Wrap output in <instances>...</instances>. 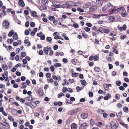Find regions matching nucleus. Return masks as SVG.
I'll use <instances>...</instances> for the list:
<instances>
[{
  "label": "nucleus",
  "mask_w": 129,
  "mask_h": 129,
  "mask_svg": "<svg viewBox=\"0 0 129 129\" xmlns=\"http://www.w3.org/2000/svg\"><path fill=\"white\" fill-rule=\"evenodd\" d=\"M3 25L4 27H5L6 29H8L9 27V24L8 20H5L4 21L3 23Z\"/></svg>",
  "instance_id": "nucleus-1"
},
{
  "label": "nucleus",
  "mask_w": 129,
  "mask_h": 129,
  "mask_svg": "<svg viewBox=\"0 0 129 129\" xmlns=\"http://www.w3.org/2000/svg\"><path fill=\"white\" fill-rule=\"evenodd\" d=\"M53 7L57 8H59L61 7L62 6L60 5V3L59 2H54L53 3Z\"/></svg>",
  "instance_id": "nucleus-2"
},
{
  "label": "nucleus",
  "mask_w": 129,
  "mask_h": 129,
  "mask_svg": "<svg viewBox=\"0 0 129 129\" xmlns=\"http://www.w3.org/2000/svg\"><path fill=\"white\" fill-rule=\"evenodd\" d=\"M51 49V48L48 46H47L44 47L43 49V51L46 55H47L48 54L49 51Z\"/></svg>",
  "instance_id": "nucleus-3"
},
{
  "label": "nucleus",
  "mask_w": 129,
  "mask_h": 129,
  "mask_svg": "<svg viewBox=\"0 0 129 129\" xmlns=\"http://www.w3.org/2000/svg\"><path fill=\"white\" fill-rule=\"evenodd\" d=\"M98 30H99L100 31H103L106 34H108L110 32L109 29H107L104 28L102 27L100 28Z\"/></svg>",
  "instance_id": "nucleus-4"
},
{
  "label": "nucleus",
  "mask_w": 129,
  "mask_h": 129,
  "mask_svg": "<svg viewBox=\"0 0 129 129\" xmlns=\"http://www.w3.org/2000/svg\"><path fill=\"white\" fill-rule=\"evenodd\" d=\"M80 116L82 119H85L87 118L88 115L87 113H83L81 114Z\"/></svg>",
  "instance_id": "nucleus-5"
},
{
  "label": "nucleus",
  "mask_w": 129,
  "mask_h": 129,
  "mask_svg": "<svg viewBox=\"0 0 129 129\" xmlns=\"http://www.w3.org/2000/svg\"><path fill=\"white\" fill-rule=\"evenodd\" d=\"M88 125L86 123H83L81 124L79 127V129H86Z\"/></svg>",
  "instance_id": "nucleus-6"
},
{
  "label": "nucleus",
  "mask_w": 129,
  "mask_h": 129,
  "mask_svg": "<svg viewBox=\"0 0 129 129\" xmlns=\"http://www.w3.org/2000/svg\"><path fill=\"white\" fill-rule=\"evenodd\" d=\"M30 107L32 108H34L37 105L36 102L34 101L30 102Z\"/></svg>",
  "instance_id": "nucleus-7"
},
{
  "label": "nucleus",
  "mask_w": 129,
  "mask_h": 129,
  "mask_svg": "<svg viewBox=\"0 0 129 129\" xmlns=\"http://www.w3.org/2000/svg\"><path fill=\"white\" fill-rule=\"evenodd\" d=\"M18 3L19 6L21 7H23L25 6V4L23 0H19L18 2Z\"/></svg>",
  "instance_id": "nucleus-8"
},
{
  "label": "nucleus",
  "mask_w": 129,
  "mask_h": 129,
  "mask_svg": "<svg viewBox=\"0 0 129 129\" xmlns=\"http://www.w3.org/2000/svg\"><path fill=\"white\" fill-rule=\"evenodd\" d=\"M97 7L96 6H94L89 8L90 11L91 12H94L96 10Z\"/></svg>",
  "instance_id": "nucleus-9"
},
{
  "label": "nucleus",
  "mask_w": 129,
  "mask_h": 129,
  "mask_svg": "<svg viewBox=\"0 0 129 129\" xmlns=\"http://www.w3.org/2000/svg\"><path fill=\"white\" fill-rule=\"evenodd\" d=\"M104 0H96L98 5L99 6H102Z\"/></svg>",
  "instance_id": "nucleus-10"
},
{
  "label": "nucleus",
  "mask_w": 129,
  "mask_h": 129,
  "mask_svg": "<svg viewBox=\"0 0 129 129\" xmlns=\"http://www.w3.org/2000/svg\"><path fill=\"white\" fill-rule=\"evenodd\" d=\"M111 125V128L113 129H116L118 127L117 125L114 123H110Z\"/></svg>",
  "instance_id": "nucleus-11"
},
{
  "label": "nucleus",
  "mask_w": 129,
  "mask_h": 129,
  "mask_svg": "<svg viewBox=\"0 0 129 129\" xmlns=\"http://www.w3.org/2000/svg\"><path fill=\"white\" fill-rule=\"evenodd\" d=\"M31 13L32 14L31 16L33 17H38V16L36 15L37 14V13L34 11H31Z\"/></svg>",
  "instance_id": "nucleus-12"
},
{
  "label": "nucleus",
  "mask_w": 129,
  "mask_h": 129,
  "mask_svg": "<svg viewBox=\"0 0 129 129\" xmlns=\"http://www.w3.org/2000/svg\"><path fill=\"white\" fill-rule=\"evenodd\" d=\"M111 97V94L109 93H107L106 95V96L104 97V99L105 100H107L110 98Z\"/></svg>",
  "instance_id": "nucleus-13"
},
{
  "label": "nucleus",
  "mask_w": 129,
  "mask_h": 129,
  "mask_svg": "<svg viewBox=\"0 0 129 129\" xmlns=\"http://www.w3.org/2000/svg\"><path fill=\"white\" fill-rule=\"evenodd\" d=\"M115 18L114 16H110L108 17V19L109 20L112 22L114 21V20H115Z\"/></svg>",
  "instance_id": "nucleus-14"
},
{
  "label": "nucleus",
  "mask_w": 129,
  "mask_h": 129,
  "mask_svg": "<svg viewBox=\"0 0 129 129\" xmlns=\"http://www.w3.org/2000/svg\"><path fill=\"white\" fill-rule=\"evenodd\" d=\"M77 126L75 123H72L71 125V129H77Z\"/></svg>",
  "instance_id": "nucleus-15"
},
{
  "label": "nucleus",
  "mask_w": 129,
  "mask_h": 129,
  "mask_svg": "<svg viewBox=\"0 0 129 129\" xmlns=\"http://www.w3.org/2000/svg\"><path fill=\"white\" fill-rule=\"evenodd\" d=\"M2 67L3 69L5 70H7L8 68L7 65L6 64H2Z\"/></svg>",
  "instance_id": "nucleus-16"
},
{
  "label": "nucleus",
  "mask_w": 129,
  "mask_h": 129,
  "mask_svg": "<svg viewBox=\"0 0 129 129\" xmlns=\"http://www.w3.org/2000/svg\"><path fill=\"white\" fill-rule=\"evenodd\" d=\"M116 115L119 118H120L122 116V112L116 113Z\"/></svg>",
  "instance_id": "nucleus-17"
},
{
  "label": "nucleus",
  "mask_w": 129,
  "mask_h": 129,
  "mask_svg": "<svg viewBox=\"0 0 129 129\" xmlns=\"http://www.w3.org/2000/svg\"><path fill=\"white\" fill-rule=\"evenodd\" d=\"M24 43L25 44H27V45L28 46H29L30 45V43L29 41L28 40H25L24 41Z\"/></svg>",
  "instance_id": "nucleus-18"
},
{
  "label": "nucleus",
  "mask_w": 129,
  "mask_h": 129,
  "mask_svg": "<svg viewBox=\"0 0 129 129\" xmlns=\"http://www.w3.org/2000/svg\"><path fill=\"white\" fill-rule=\"evenodd\" d=\"M117 48V47L116 46H113V52L116 54H118V52L116 49Z\"/></svg>",
  "instance_id": "nucleus-19"
},
{
  "label": "nucleus",
  "mask_w": 129,
  "mask_h": 129,
  "mask_svg": "<svg viewBox=\"0 0 129 129\" xmlns=\"http://www.w3.org/2000/svg\"><path fill=\"white\" fill-rule=\"evenodd\" d=\"M123 111L127 113L128 112V109L126 106L124 107L123 109Z\"/></svg>",
  "instance_id": "nucleus-20"
},
{
  "label": "nucleus",
  "mask_w": 129,
  "mask_h": 129,
  "mask_svg": "<svg viewBox=\"0 0 129 129\" xmlns=\"http://www.w3.org/2000/svg\"><path fill=\"white\" fill-rule=\"evenodd\" d=\"M42 2L43 4L44 5L48 4L49 2L48 0H42Z\"/></svg>",
  "instance_id": "nucleus-21"
},
{
  "label": "nucleus",
  "mask_w": 129,
  "mask_h": 129,
  "mask_svg": "<svg viewBox=\"0 0 129 129\" xmlns=\"http://www.w3.org/2000/svg\"><path fill=\"white\" fill-rule=\"evenodd\" d=\"M94 70L95 72H99L101 70L100 68L98 67H95L94 68Z\"/></svg>",
  "instance_id": "nucleus-22"
},
{
  "label": "nucleus",
  "mask_w": 129,
  "mask_h": 129,
  "mask_svg": "<svg viewBox=\"0 0 129 129\" xmlns=\"http://www.w3.org/2000/svg\"><path fill=\"white\" fill-rule=\"evenodd\" d=\"M81 84L83 85H86V82L85 80H81Z\"/></svg>",
  "instance_id": "nucleus-23"
},
{
  "label": "nucleus",
  "mask_w": 129,
  "mask_h": 129,
  "mask_svg": "<svg viewBox=\"0 0 129 129\" xmlns=\"http://www.w3.org/2000/svg\"><path fill=\"white\" fill-rule=\"evenodd\" d=\"M64 53L63 52H60L59 53L56 52L55 54V55L56 56H58L59 55L62 56L63 55Z\"/></svg>",
  "instance_id": "nucleus-24"
},
{
  "label": "nucleus",
  "mask_w": 129,
  "mask_h": 129,
  "mask_svg": "<svg viewBox=\"0 0 129 129\" xmlns=\"http://www.w3.org/2000/svg\"><path fill=\"white\" fill-rule=\"evenodd\" d=\"M14 34V30H12L10 31L8 34V36L9 37L13 35Z\"/></svg>",
  "instance_id": "nucleus-25"
},
{
  "label": "nucleus",
  "mask_w": 129,
  "mask_h": 129,
  "mask_svg": "<svg viewBox=\"0 0 129 129\" xmlns=\"http://www.w3.org/2000/svg\"><path fill=\"white\" fill-rule=\"evenodd\" d=\"M13 38L14 39L16 40H17L18 39L17 35L16 33H15V34L13 35Z\"/></svg>",
  "instance_id": "nucleus-26"
},
{
  "label": "nucleus",
  "mask_w": 129,
  "mask_h": 129,
  "mask_svg": "<svg viewBox=\"0 0 129 129\" xmlns=\"http://www.w3.org/2000/svg\"><path fill=\"white\" fill-rule=\"evenodd\" d=\"M68 91V88L66 87H63L62 88V91L64 93H65L66 91Z\"/></svg>",
  "instance_id": "nucleus-27"
},
{
  "label": "nucleus",
  "mask_w": 129,
  "mask_h": 129,
  "mask_svg": "<svg viewBox=\"0 0 129 129\" xmlns=\"http://www.w3.org/2000/svg\"><path fill=\"white\" fill-rule=\"evenodd\" d=\"M82 35L85 38H88L89 37L88 35L86 34H84L83 33H82Z\"/></svg>",
  "instance_id": "nucleus-28"
},
{
  "label": "nucleus",
  "mask_w": 129,
  "mask_h": 129,
  "mask_svg": "<svg viewBox=\"0 0 129 129\" xmlns=\"http://www.w3.org/2000/svg\"><path fill=\"white\" fill-rule=\"evenodd\" d=\"M124 10V9L123 7H121L117 9V12H119L122 10V11H123Z\"/></svg>",
  "instance_id": "nucleus-29"
},
{
  "label": "nucleus",
  "mask_w": 129,
  "mask_h": 129,
  "mask_svg": "<svg viewBox=\"0 0 129 129\" xmlns=\"http://www.w3.org/2000/svg\"><path fill=\"white\" fill-rule=\"evenodd\" d=\"M116 11H117V9H113L111 10V11H110V9L109 10V12L110 14H112L113 13L115 12Z\"/></svg>",
  "instance_id": "nucleus-30"
},
{
  "label": "nucleus",
  "mask_w": 129,
  "mask_h": 129,
  "mask_svg": "<svg viewBox=\"0 0 129 129\" xmlns=\"http://www.w3.org/2000/svg\"><path fill=\"white\" fill-rule=\"evenodd\" d=\"M5 125H4L1 122L0 123V128L1 129H5V127H4V126H5Z\"/></svg>",
  "instance_id": "nucleus-31"
},
{
  "label": "nucleus",
  "mask_w": 129,
  "mask_h": 129,
  "mask_svg": "<svg viewBox=\"0 0 129 129\" xmlns=\"http://www.w3.org/2000/svg\"><path fill=\"white\" fill-rule=\"evenodd\" d=\"M76 89L78 92L80 91L81 90L83 89V88L82 87H80L79 86H77L76 88Z\"/></svg>",
  "instance_id": "nucleus-32"
},
{
  "label": "nucleus",
  "mask_w": 129,
  "mask_h": 129,
  "mask_svg": "<svg viewBox=\"0 0 129 129\" xmlns=\"http://www.w3.org/2000/svg\"><path fill=\"white\" fill-rule=\"evenodd\" d=\"M104 112V111L101 109H99L97 111L98 113H99L101 114H103V113Z\"/></svg>",
  "instance_id": "nucleus-33"
},
{
  "label": "nucleus",
  "mask_w": 129,
  "mask_h": 129,
  "mask_svg": "<svg viewBox=\"0 0 129 129\" xmlns=\"http://www.w3.org/2000/svg\"><path fill=\"white\" fill-rule=\"evenodd\" d=\"M121 83V82L120 81H117L116 82V84L118 86H119Z\"/></svg>",
  "instance_id": "nucleus-34"
},
{
  "label": "nucleus",
  "mask_w": 129,
  "mask_h": 129,
  "mask_svg": "<svg viewBox=\"0 0 129 129\" xmlns=\"http://www.w3.org/2000/svg\"><path fill=\"white\" fill-rule=\"evenodd\" d=\"M54 66L56 67H60L61 66V64L60 63H57L54 64Z\"/></svg>",
  "instance_id": "nucleus-35"
},
{
  "label": "nucleus",
  "mask_w": 129,
  "mask_h": 129,
  "mask_svg": "<svg viewBox=\"0 0 129 129\" xmlns=\"http://www.w3.org/2000/svg\"><path fill=\"white\" fill-rule=\"evenodd\" d=\"M47 82L48 83H52L53 82V80L51 78L50 79H47Z\"/></svg>",
  "instance_id": "nucleus-36"
},
{
  "label": "nucleus",
  "mask_w": 129,
  "mask_h": 129,
  "mask_svg": "<svg viewBox=\"0 0 129 129\" xmlns=\"http://www.w3.org/2000/svg\"><path fill=\"white\" fill-rule=\"evenodd\" d=\"M66 34H63V36L64 37V38L65 39L67 40H69V39L68 37L65 36Z\"/></svg>",
  "instance_id": "nucleus-37"
},
{
  "label": "nucleus",
  "mask_w": 129,
  "mask_h": 129,
  "mask_svg": "<svg viewBox=\"0 0 129 129\" xmlns=\"http://www.w3.org/2000/svg\"><path fill=\"white\" fill-rule=\"evenodd\" d=\"M7 42L8 43L11 44L13 42V40L12 39H8L7 40Z\"/></svg>",
  "instance_id": "nucleus-38"
},
{
  "label": "nucleus",
  "mask_w": 129,
  "mask_h": 129,
  "mask_svg": "<svg viewBox=\"0 0 129 129\" xmlns=\"http://www.w3.org/2000/svg\"><path fill=\"white\" fill-rule=\"evenodd\" d=\"M51 75L50 73H46V76L47 78H49L51 76Z\"/></svg>",
  "instance_id": "nucleus-39"
},
{
  "label": "nucleus",
  "mask_w": 129,
  "mask_h": 129,
  "mask_svg": "<svg viewBox=\"0 0 129 129\" xmlns=\"http://www.w3.org/2000/svg\"><path fill=\"white\" fill-rule=\"evenodd\" d=\"M55 19L54 17L50 16L49 18V19L51 21H53Z\"/></svg>",
  "instance_id": "nucleus-40"
},
{
  "label": "nucleus",
  "mask_w": 129,
  "mask_h": 129,
  "mask_svg": "<svg viewBox=\"0 0 129 129\" xmlns=\"http://www.w3.org/2000/svg\"><path fill=\"white\" fill-rule=\"evenodd\" d=\"M120 95L119 94H117L115 95V98L116 99L118 100L119 99Z\"/></svg>",
  "instance_id": "nucleus-41"
},
{
  "label": "nucleus",
  "mask_w": 129,
  "mask_h": 129,
  "mask_svg": "<svg viewBox=\"0 0 129 129\" xmlns=\"http://www.w3.org/2000/svg\"><path fill=\"white\" fill-rule=\"evenodd\" d=\"M78 74V73H74L72 74V76L73 77H75L77 76Z\"/></svg>",
  "instance_id": "nucleus-42"
},
{
  "label": "nucleus",
  "mask_w": 129,
  "mask_h": 129,
  "mask_svg": "<svg viewBox=\"0 0 129 129\" xmlns=\"http://www.w3.org/2000/svg\"><path fill=\"white\" fill-rule=\"evenodd\" d=\"M94 121L93 119H91L90 121V123L92 125H93L94 124Z\"/></svg>",
  "instance_id": "nucleus-43"
},
{
  "label": "nucleus",
  "mask_w": 129,
  "mask_h": 129,
  "mask_svg": "<svg viewBox=\"0 0 129 129\" xmlns=\"http://www.w3.org/2000/svg\"><path fill=\"white\" fill-rule=\"evenodd\" d=\"M64 94H63L62 93H59L58 95V98H59L60 97L62 96L63 95H64Z\"/></svg>",
  "instance_id": "nucleus-44"
},
{
  "label": "nucleus",
  "mask_w": 129,
  "mask_h": 129,
  "mask_svg": "<svg viewBox=\"0 0 129 129\" xmlns=\"http://www.w3.org/2000/svg\"><path fill=\"white\" fill-rule=\"evenodd\" d=\"M84 29L85 30L86 32H88L90 30V28L87 27H85L84 28Z\"/></svg>",
  "instance_id": "nucleus-45"
},
{
  "label": "nucleus",
  "mask_w": 129,
  "mask_h": 129,
  "mask_svg": "<svg viewBox=\"0 0 129 129\" xmlns=\"http://www.w3.org/2000/svg\"><path fill=\"white\" fill-rule=\"evenodd\" d=\"M50 69L51 71L52 72H53L54 71L55 69L54 67L53 66H51L50 67Z\"/></svg>",
  "instance_id": "nucleus-46"
},
{
  "label": "nucleus",
  "mask_w": 129,
  "mask_h": 129,
  "mask_svg": "<svg viewBox=\"0 0 129 129\" xmlns=\"http://www.w3.org/2000/svg\"><path fill=\"white\" fill-rule=\"evenodd\" d=\"M82 7L84 8H88V6L87 4H84L83 5Z\"/></svg>",
  "instance_id": "nucleus-47"
},
{
  "label": "nucleus",
  "mask_w": 129,
  "mask_h": 129,
  "mask_svg": "<svg viewBox=\"0 0 129 129\" xmlns=\"http://www.w3.org/2000/svg\"><path fill=\"white\" fill-rule=\"evenodd\" d=\"M13 126L15 127H16L17 126L18 124L17 122L15 121L13 122Z\"/></svg>",
  "instance_id": "nucleus-48"
},
{
  "label": "nucleus",
  "mask_w": 129,
  "mask_h": 129,
  "mask_svg": "<svg viewBox=\"0 0 129 129\" xmlns=\"http://www.w3.org/2000/svg\"><path fill=\"white\" fill-rule=\"evenodd\" d=\"M73 26L74 27L76 28H78L79 27L78 24L76 23L74 24Z\"/></svg>",
  "instance_id": "nucleus-49"
},
{
  "label": "nucleus",
  "mask_w": 129,
  "mask_h": 129,
  "mask_svg": "<svg viewBox=\"0 0 129 129\" xmlns=\"http://www.w3.org/2000/svg\"><path fill=\"white\" fill-rule=\"evenodd\" d=\"M93 94L92 92H89V96L90 97H91L93 96Z\"/></svg>",
  "instance_id": "nucleus-50"
},
{
  "label": "nucleus",
  "mask_w": 129,
  "mask_h": 129,
  "mask_svg": "<svg viewBox=\"0 0 129 129\" xmlns=\"http://www.w3.org/2000/svg\"><path fill=\"white\" fill-rule=\"evenodd\" d=\"M45 35H42L40 37V39L41 40H44L45 39Z\"/></svg>",
  "instance_id": "nucleus-51"
},
{
  "label": "nucleus",
  "mask_w": 129,
  "mask_h": 129,
  "mask_svg": "<svg viewBox=\"0 0 129 129\" xmlns=\"http://www.w3.org/2000/svg\"><path fill=\"white\" fill-rule=\"evenodd\" d=\"M21 66V65L20 63H18L15 66V67L17 69L18 67Z\"/></svg>",
  "instance_id": "nucleus-52"
},
{
  "label": "nucleus",
  "mask_w": 129,
  "mask_h": 129,
  "mask_svg": "<svg viewBox=\"0 0 129 129\" xmlns=\"http://www.w3.org/2000/svg\"><path fill=\"white\" fill-rule=\"evenodd\" d=\"M47 40L49 42H50L52 40V39L50 37H48L47 38Z\"/></svg>",
  "instance_id": "nucleus-53"
},
{
  "label": "nucleus",
  "mask_w": 129,
  "mask_h": 129,
  "mask_svg": "<svg viewBox=\"0 0 129 129\" xmlns=\"http://www.w3.org/2000/svg\"><path fill=\"white\" fill-rule=\"evenodd\" d=\"M77 10L79 12H84V10L81 9L80 8H77Z\"/></svg>",
  "instance_id": "nucleus-54"
},
{
  "label": "nucleus",
  "mask_w": 129,
  "mask_h": 129,
  "mask_svg": "<svg viewBox=\"0 0 129 129\" xmlns=\"http://www.w3.org/2000/svg\"><path fill=\"white\" fill-rule=\"evenodd\" d=\"M30 26L32 27H35V23L33 22H31L30 24Z\"/></svg>",
  "instance_id": "nucleus-55"
},
{
  "label": "nucleus",
  "mask_w": 129,
  "mask_h": 129,
  "mask_svg": "<svg viewBox=\"0 0 129 129\" xmlns=\"http://www.w3.org/2000/svg\"><path fill=\"white\" fill-rule=\"evenodd\" d=\"M86 24L87 26L89 27H91L92 26L91 24L90 23H87Z\"/></svg>",
  "instance_id": "nucleus-56"
},
{
  "label": "nucleus",
  "mask_w": 129,
  "mask_h": 129,
  "mask_svg": "<svg viewBox=\"0 0 129 129\" xmlns=\"http://www.w3.org/2000/svg\"><path fill=\"white\" fill-rule=\"evenodd\" d=\"M22 62L24 64H25L27 63V61L26 59H23L22 60Z\"/></svg>",
  "instance_id": "nucleus-57"
},
{
  "label": "nucleus",
  "mask_w": 129,
  "mask_h": 129,
  "mask_svg": "<svg viewBox=\"0 0 129 129\" xmlns=\"http://www.w3.org/2000/svg\"><path fill=\"white\" fill-rule=\"evenodd\" d=\"M21 55L22 57H25L26 55V54L24 52H22L21 53Z\"/></svg>",
  "instance_id": "nucleus-58"
},
{
  "label": "nucleus",
  "mask_w": 129,
  "mask_h": 129,
  "mask_svg": "<svg viewBox=\"0 0 129 129\" xmlns=\"http://www.w3.org/2000/svg\"><path fill=\"white\" fill-rule=\"evenodd\" d=\"M16 55V53L15 52H12L10 54V55L11 57H14Z\"/></svg>",
  "instance_id": "nucleus-59"
},
{
  "label": "nucleus",
  "mask_w": 129,
  "mask_h": 129,
  "mask_svg": "<svg viewBox=\"0 0 129 129\" xmlns=\"http://www.w3.org/2000/svg\"><path fill=\"white\" fill-rule=\"evenodd\" d=\"M16 74L18 76H19L21 75V73L17 71L16 72Z\"/></svg>",
  "instance_id": "nucleus-60"
},
{
  "label": "nucleus",
  "mask_w": 129,
  "mask_h": 129,
  "mask_svg": "<svg viewBox=\"0 0 129 129\" xmlns=\"http://www.w3.org/2000/svg\"><path fill=\"white\" fill-rule=\"evenodd\" d=\"M35 33H36L34 32L33 30H32L30 33V35L31 36H34L35 35Z\"/></svg>",
  "instance_id": "nucleus-61"
},
{
  "label": "nucleus",
  "mask_w": 129,
  "mask_h": 129,
  "mask_svg": "<svg viewBox=\"0 0 129 129\" xmlns=\"http://www.w3.org/2000/svg\"><path fill=\"white\" fill-rule=\"evenodd\" d=\"M39 94L41 95H43V92L42 90H40L38 92Z\"/></svg>",
  "instance_id": "nucleus-62"
},
{
  "label": "nucleus",
  "mask_w": 129,
  "mask_h": 129,
  "mask_svg": "<svg viewBox=\"0 0 129 129\" xmlns=\"http://www.w3.org/2000/svg\"><path fill=\"white\" fill-rule=\"evenodd\" d=\"M21 80L22 81H25L26 79V78L22 76L21 78Z\"/></svg>",
  "instance_id": "nucleus-63"
},
{
  "label": "nucleus",
  "mask_w": 129,
  "mask_h": 129,
  "mask_svg": "<svg viewBox=\"0 0 129 129\" xmlns=\"http://www.w3.org/2000/svg\"><path fill=\"white\" fill-rule=\"evenodd\" d=\"M62 61L64 62L67 63L68 62V60L67 59L64 58L63 59Z\"/></svg>",
  "instance_id": "nucleus-64"
}]
</instances>
